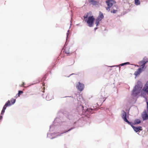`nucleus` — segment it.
I'll list each match as a JSON object with an SVG mask.
<instances>
[{
    "instance_id": "nucleus-1",
    "label": "nucleus",
    "mask_w": 148,
    "mask_h": 148,
    "mask_svg": "<svg viewBox=\"0 0 148 148\" xmlns=\"http://www.w3.org/2000/svg\"><path fill=\"white\" fill-rule=\"evenodd\" d=\"M100 94L101 95L97 100L98 101H99L101 103H102L105 100L107 94L105 92L104 90H102V89L100 92Z\"/></svg>"
},
{
    "instance_id": "nucleus-2",
    "label": "nucleus",
    "mask_w": 148,
    "mask_h": 148,
    "mask_svg": "<svg viewBox=\"0 0 148 148\" xmlns=\"http://www.w3.org/2000/svg\"><path fill=\"white\" fill-rule=\"evenodd\" d=\"M95 20V18L93 16H90L88 18L87 23L88 26L92 27L93 26Z\"/></svg>"
},
{
    "instance_id": "nucleus-3",
    "label": "nucleus",
    "mask_w": 148,
    "mask_h": 148,
    "mask_svg": "<svg viewBox=\"0 0 148 148\" xmlns=\"http://www.w3.org/2000/svg\"><path fill=\"white\" fill-rule=\"evenodd\" d=\"M104 16L103 14L101 12H99V15L97 18L96 21V26H97L98 25L99 22L103 18Z\"/></svg>"
},
{
    "instance_id": "nucleus-4",
    "label": "nucleus",
    "mask_w": 148,
    "mask_h": 148,
    "mask_svg": "<svg viewBox=\"0 0 148 148\" xmlns=\"http://www.w3.org/2000/svg\"><path fill=\"white\" fill-rule=\"evenodd\" d=\"M76 87L80 91H82L84 89V85L82 83L78 82L76 86Z\"/></svg>"
},
{
    "instance_id": "nucleus-5",
    "label": "nucleus",
    "mask_w": 148,
    "mask_h": 148,
    "mask_svg": "<svg viewBox=\"0 0 148 148\" xmlns=\"http://www.w3.org/2000/svg\"><path fill=\"white\" fill-rule=\"evenodd\" d=\"M126 113L125 112L123 111L122 112V117L124 121L127 123H129V121L127 120L126 118Z\"/></svg>"
},
{
    "instance_id": "nucleus-6",
    "label": "nucleus",
    "mask_w": 148,
    "mask_h": 148,
    "mask_svg": "<svg viewBox=\"0 0 148 148\" xmlns=\"http://www.w3.org/2000/svg\"><path fill=\"white\" fill-rule=\"evenodd\" d=\"M70 48L69 47H66L64 49V51L67 54H71L72 53V51L70 50Z\"/></svg>"
},
{
    "instance_id": "nucleus-7",
    "label": "nucleus",
    "mask_w": 148,
    "mask_h": 148,
    "mask_svg": "<svg viewBox=\"0 0 148 148\" xmlns=\"http://www.w3.org/2000/svg\"><path fill=\"white\" fill-rule=\"evenodd\" d=\"M106 3L108 7L106 8L107 10L109 11L110 8L111 7V0H108L106 1Z\"/></svg>"
},
{
    "instance_id": "nucleus-8",
    "label": "nucleus",
    "mask_w": 148,
    "mask_h": 148,
    "mask_svg": "<svg viewBox=\"0 0 148 148\" xmlns=\"http://www.w3.org/2000/svg\"><path fill=\"white\" fill-rule=\"evenodd\" d=\"M142 117L143 120H147L148 119V115L146 111H145L143 112Z\"/></svg>"
},
{
    "instance_id": "nucleus-9",
    "label": "nucleus",
    "mask_w": 148,
    "mask_h": 148,
    "mask_svg": "<svg viewBox=\"0 0 148 148\" xmlns=\"http://www.w3.org/2000/svg\"><path fill=\"white\" fill-rule=\"evenodd\" d=\"M132 127L134 130L136 132H139L140 131H142V127L141 126L136 127L132 126Z\"/></svg>"
},
{
    "instance_id": "nucleus-10",
    "label": "nucleus",
    "mask_w": 148,
    "mask_h": 148,
    "mask_svg": "<svg viewBox=\"0 0 148 148\" xmlns=\"http://www.w3.org/2000/svg\"><path fill=\"white\" fill-rule=\"evenodd\" d=\"M142 69L141 68H139L138 70L136 71L135 72L134 74L136 76H137L138 75L140 74V73H141L142 72Z\"/></svg>"
},
{
    "instance_id": "nucleus-11",
    "label": "nucleus",
    "mask_w": 148,
    "mask_h": 148,
    "mask_svg": "<svg viewBox=\"0 0 148 148\" xmlns=\"http://www.w3.org/2000/svg\"><path fill=\"white\" fill-rule=\"evenodd\" d=\"M144 91H147L148 90V81L146 82L145 85L143 89Z\"/></svg>"
},
{
    "instance_id": "nucleus-12",
    "label": "nucleus",
    "mask_w": 148,
    "mask_h": 148,
    "mask_svg": "<svg viewBox=\"0 0 148 148\" xmlns=\"http://www.w3.org/2000/svg\"><path fill=\"white\" fill-rule=\"evenodd\" d=\"M12 105V104L10 103V101L8 100L5 104V105L3 107H5L6 108L8 106H10Z\"/></svg>"
},
{
    "instance_id": "nucleus-13",
    "label": "nucleus",
    "mask_w": 148,
    "mask_h": 148,
    "mask_svg": "<svg viewBox=\"0 0 148 148\" xmlns=\"http://www.w3.org/2000/svg\"><path fill=\"white\" fill-rule=\"evenodd\" d=\"M89 2L91 3L93 5H95L97 4L98 3L97 1H95L94 0H90Z\"/></svg>"
},
{
    "instance_id": "nucleus-14",
    "label": "nucleus",
    "mask_w": 148,
    "mask_h": 148,
    "mask_svg": "<svg viewBox=\"0 0 148 148\" xmlns=\"http://www.w3.org/2000/svg\"><path fill=\"white\" fill-rule=\"evenodd\" d=\"M137 86H136L133 89V93L134 94H137V92H136V91L137 90Z\"/></svg>"
},
{
    "instance_id": "nucleus-15",
    "label": "nucleus",
    "mask_w": 148,
    "mask_h": 148,
    "mask_svg": "<svg viewBox=\"0 0 148 148\" xmlns=\"http://www.w3.org/2000/svg\"><path fill=\"white\" fill-rule=\"evenodd\" d=\"M148 61L147 60H142L140 62V64H145Z\"/></svg>"
},
{
    "instance_id": "nucleus-16",
    "label": "nucleus",
    "mask_w": 148,
    "mask_h": 148,
    "mask_svg": "<svg viewBox=\"0 0 148 148\" xmlns=\"http://www.w3.org/2000/svg\"><path fill=\"white\" fill-rule=\"evenodd\" d=\"M140 122L141 121L140 120L138 119L135 120L134 122L135 124H138L140 123Z\"/></svg>"
},
{
    "instance_id": "nucleus-17",
    "label": "nucleus",
    "mask_w": 148,
    "mask_h": 148,
    "mask_svg": "<svg viewBox=\"0 0 148 148\" xmlns=\"http://www.w3.org/2000/svg\"><path fill=\"white\" fill-rule=\"evenodd\" d=\"M135 4L136 5L140 4V3L139 0H134Z\"/></svg>"
},
{
    "instance_id": "nucleus-18",
    "label": "nucleus",
    "mask_w": 148,
    "mask_h": 148,
    "mask_svg": "<svg viewBox=\"0 0 148 148\" xmlns=\"http://www.w3.org/2000/svg\"><path fill=\"white\" fill-rule=\"evenodd\" d=\"M6 109V108H5V107H3V109H2V110L1 113V115H3L4 112H5V110Z\"/></svg>"
},
{
    "instance_id": "nucleus-19",
    "label": "nucleus",
    "mask_w": 148,
    "mask_h": 148,
    "mask_svg": "<svg viewBox=\"0 0 148 148\" xmlns=\"http://www.w3.org/2000/svg\"><path fill=\"white\" fill-rule=\"evenodd\" d=\"M12 105L14 104L15 102L16 99H14L12 98L11 100Z\"/></svg>"
},
{
    "instance_id": "nucleus-20",
    "label": "nucleus",
    "mask_w": 148,
    "mask_h": 148,
    "mask_svg": "<svg viewBox=\"0 0 148 148\" xmlns=\"http://www.w3.org/2000/svg\"><path fill=\"white\" fill-rule=\"evenodd\" d=\"M23 93V91H21V90H19L18 91V97H19L20 96V94H21L22 93Z\"/></svg>"
},
{
    "instance_id": "nucleus-21",
    "label": "nucleus",
    "mask_w": 148,
    "mask_h": 148,
    "mask_svg": "<svg viewBox=\"0 0 148 148\" xmlns=\"http://www.w3.org/2000/svg\"><path fill=\"white\" fill-rule=\"evenodd\" d=\"M129 64V62H126V63H124L121 64H120V65L121 66H123L124 65L127 64Z\"/></svg>"
},
{
    "instance_id": "nucleus-22",
    "label": "nucleus",
    "mask_w": 148,
    "mask_h": 148,
    "mask_svg": "<svg viewBox=\"0 0 148 148\" xmlns=\"http://www.w3.org/2000/svg\"><path fill=\"white\" fill-rule=\"evenodd\" d=\"M145 64H141L140 67H141V69H142V70L145 67Z\"/></svg>"
},
{
    "instance_id": "nucleus-23",
    "label": "nucleus",
    "mask_w": 148,
    "mask_h": 148,
    "mask_svg": "<svg viewBox=\"0 0 148 148\" xmlns=\"http://www.w3.org/2000/svg\"><path fill=\"white\" fill-rule=\"evenodd\" d=\"M115 3L116 2L115 1L112 0V6L113 4Z\"/></svg>"
},
{
    "instance_id": "nucleus-24",
    "label": "nucleus",
    "mask_w": 148,
    "mask_h": 148,
    "mask_svg": "<svg viewBox=\"0 0 148 148\" xmlns=\"http://www.w3.org/2000/svg\"><path fill=\"white\" fill-rule=\"evenodd\" d=\"M128 123L130 125H131V126H132V127L133 126H132V125H133V123H132V122H129V123Z\"/></svg>"
},
{
    "instance_id": "nucleus-25",
    "label": "nucleus",
    "mask_w": 148,
    "mask_h": 148,
    "mask_svg": "<svg viewBox=\"0 0 148 148\" xmlns=\"http://www.w3.org/2000/svg\"><path fill=\"white\" fill-rule=\"evenodd\" d=\"M25 84L24 82H23V83L21 86H24Z\"/></svg>"
},
{
    "instance_id": "nucleus-26",
    "label": "nucleus",
    "mask_w": 148,
    "mask_h": 148,
    "mask_svg": "<svg viewBox=\"0 0 148 148\" xmlns=\"http://www.w3.org/2000/svg\"><path fill=\"white\" fill-rule=\"evenodd\" d=\"M87 16H88V15H85L84 16V19H85V18H87Z\"/></svg>"
},
{
    "instance_id": "nucleus-27",
    "label": "nucleus",
    "mask_w": 148,
    "mask_h": 148,
    "mask_svg": "<svg viewBox=\"0 0 148 148\" xmlns=\"http://www.w3.org/2000/svg\"><path fill=\"white\" fill-rule=\"evenodd\" d=\"M117 11V10H114L113 11V13H115Z\"/></svg>"
},
{
    "instance_id": "nucleus-28",
    "label": "nucleus",
    "mask_w": 148,
    "mask_h": 148,
    "mask_svg": "<svg viewBox=\"0 0 148 148\" xmlns=\"http://www.w3.org/2000/svg\"><path fill=\"white\" fill-rule=\"evenodd\" d=\"M3 117L2 116H0V120H1L2 119Z\"/></svg>"
},
{
    "instance_id": "nucleus-29",
    "label": "nucleus",
    "mask_w": 148,
    "mask_h": 148,
    "mask_svg": "<svg viewBox=\"0 0 148 148\" xmlns=\"http://www.w3.org/2000/svg\"><path fill=\"white\" fill-rule=\"evenodd\" d=\"M68 32H67V37H68V35H69V30H68Z\"/></svg>"
},
{
    "instance_id": "nucleus-30",
    "label": "nucleus",
    "mask_w": 148,
    "mask_h": 148,
    "mask_svg": "<svg viewBox=\"0 0 148 148\" xmlns=\"http://www.w3.org/2000/svg\"><path fill=\"white\" fill-rule=\"evenodd\" d=\"M147 109L148 110V102H147Z\"/></svg>"
},
{
    "instance_id": "nucleus-31",
    "label": "nucleus",
    "mask_w": 148,
    "mask_h": 148,
    "mask_svg": "<svg viewBox=\"0 0 148 148\" xmlns=\"http://www.w3.org/2000/svg\"><path fill=\"white\" fill-rule=\"evenodd\" d=\"M71 129H72V128L69 129V130L68 131H66V132H68V131H70Z\"/></svg>"
}]
</instances>
